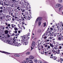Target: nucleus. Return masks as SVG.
Returning a JSON list of instances; mask_svg holds the SVG:
<instances>
[{
    "mask_svg": "<svg viewBox=\"0 0 63 63\" xmlns=\"http://www.w3.org/2000/svg\"><path fill=\"white\" fill-rule=\"evenodd\" d=\"M15 33H13L12 34V35H11V36H15Z\"/></svg>",
    "mask_w": 63,
    "mask_h": 63,
    "instance_id": "nucleus-39",
    "label": "nucleus"
},
{
    "mask_svg": "<svg viewBox=\"0 0 63 63\" xmlns=\"http://www.w3.org/2000/svg\"><path fill=\"white\" fill-rule=\"evenodd\" d=\"M29 58L30 59H34V57L32 56H30L29 57Z\"/></svg>",
    "mask_w": 63,
    "mask_h": 63,
    "instance_id": "nucleus-12",
    "label": "nucleus"
},
{
    "mask_svg": "<svg viewBox=\"0 0 63 63\" xmlns=\"http://www.w3.org/2000/svg\"><path fill=\"white\" fill-rule=\"evenodd\" d=\"M7 34L6 35V38H8L9 37H10V36L9 35V34Z\"/></svg>",
    "mask_w": 63,
    "mask_h": 63,
    "instance_id": "nucleus-16",
    "label": "nucleus"
},
{
    "mask_svg": "<svg viewBox=\"0 0 63 63\" xmlns=\"http://www.w3.org/2000/svg\"><path fill=\"white\" fill-rule=\"evenodd\" d=\"M6 29H8V27H6Z\"/></svg>",
    "mask_w": 63,
    "mask_h": 63,
    "instance_id": "nucleus-60",
    "label": "nucleus"
},
{
    "mask_svg": "<svg viewBox=\"0 0 63 63\" xmlns=\"http://www.w3.org/2000/svg\"><path fill=\"white\" fill-rule=\"evenodd\" d=\"M39 63H42L43 62H42V61H39L38 62Z\"/></svg>",
    "mask_w": 63,
    "mask_h": 63,
    "instance_id": "nucleus-37",
    "label": "nucleus"
},
{
    "mask_svg": "<svg viewBox=\"0 0 63 63\" xmlns=\"http://www.w3.org/2000/svg\"><path fill=\"white\" fill-rule=\"evenodd\" d=\"M41 29H39V30L38 31V32H39V33H41Z\"/></svg>",
    "mask_w": 63,
    "mask_h": 63,
    "instance_id": "nucleus-31",
    "label": "nucleus"
},
{
    "mask_svg": "<svg viewBox=\"0 0 63 63\" xmlns=\"http://www.w3.org/2000/svg\"><path fill=\"white\" fill-rule=\"evenodd\" d=\"M13 40H14V42H13V43H15V42H16V41H17V42H18V39H16L15 38H14L13 39Z\"/></svg>",
    "mask_w": 63,
    "mask_h": 63,
    "instance_id": "nucleus-8",
    "label": "nucleus"
},
{
    "mask_svg": "<svg viewBox=\"0 0 63 63\" xmlns=\"http://www.w3.org/2000/svg\"><path fill=\"white\" fill-rule=\"evenodd\" d=\"M22 7L23 8H27V6H25L24 5Z\"/></svg>",
    "mask_w": 63,
    "mask_h": 63,
    "instance_id": "nucleus-25",
    "label": "nucleus"
},
{
    "mask_svg": "<svg viewBox=\"0 0 63 63\" xmlns=\"http://www.w3.org/2000/svg\"><path fill=\"white\" fill-rule=\"evenodd\" d=\"M33 61H34V62H35L36 61V60H33Z\"/></svg>",
    "mask_w": 63,
    "mask_h": 63,
    "instance_id": "nucleus-64",
    "label": "nucleus"
},
{
    "mask_svg": "<svg viewBox=\"0 0 63 63\" xmlns=\"http://www.w3.org/2000/svg\"><path fill=\"white\" fill-rule=\"evenodd\" d=\"M26 40H25V39H23V40L22 39L21 40V43H25V44L26 43Z\"/></svg>",
    "mask_w": 63,
    "mask_h": 63,
    "instance_id": "nucleus-7",
    "label": "nucleus"
},
{
    "mask_svg": "<svg viewBox=\"0 0 63 63\" xmlns=\"http://www.w3.org/2000/svg\"><path fill=\"white\" fill-rule=\"evenodd\" d=\"M2 36H3L5 37V34H2Z\"/></svg>",
    "mask_w": 63,
    "mask_h": 63,
    "instance_id": "nucleus-42",
    "label": "nucleus"
},
{
    "mask_svg": "<svg viewBox=\"0 0 63 63\" xmlns=\"http://www.w3.org/2000/svg\"><path fill=\"white\" fill-rule=\"evenodd\" d=\"M5 42L7 43V44H10V45H12V43H11V41H9V40H6L5 41Z\"/></svg>",
    "mask_w": 63,
    "mask_h": 63,
    "instance_id": "nucleus-4",
    "label": "nucleus"
},
{
    "mask_svg": "<svg viewBox=\"0 0 63 63\" xmlns=\"http://www.w3.org/2000/svg\"><path fill=\"white\" fill-rule=\"evenodd\" d=\"M38 21V25L39 26H40L41 25V23H42V17H39L35 21V24H36L37 23Z\"/></svg>",
    "mask_w": 63,
    "mask_h": 63,
    "instance_id": "nucleus-1",
    "label": "nucleus"
},
{
    "mask_svg": "<svg viewBox=\"0 0 63 63\" xmlns=\"http://www.w3.org/2000/svg\"><path fill=\"white\" fill-rule=\"evenodd\" d=\"M19 0H12V1L14 3H16V2L17 3V2H19Z\"/></svg>",
    "mask_w": 63,
    "mask_h": 63,
    "instance_id": "nucleus-6",
    "label": "nucleus"
},
{
    "mask_svg": "<svg viewBox=\"0 0 63 63\" xmlns=\"http://www.w3.org/2000/svg\"><path fill=\"white\" fill-rule=\"evenodd\" d=\"M54 48H55V49H57V47H56L55 46L54 48L53 49H54Z\"/></svg>",
    "mask_w": 63,
    "mask_h": 63,
    "instance_id": "nucleus-48",
    "label": "nucleus"
},
{
    "mask_svg": "<svg viewBox=\"0 0 63 63\" xmlns=\"http://www.w3.org/2000/svg\"><path fill=\"white\" fill-rule=\"evenodd\" d=\"M63 6L62 5H61V7L59 8V11H60V10L61 9V8H63Z\"/></svg>",
    "mask_w": 63,
    "mask_h": 63,
    "instance_id": "nucleus-21",
    "label": "nucleus"
},
{
    "mask_svg": "<svg viewBox=\"0 0 63 63\" xmlns=\"http://www.w3.org/2000/svg\"><path fill=\"white\" fill-rule=\"evenodd\" d=\"M27 38H28V39H29V38H30V37H29L28 36H27Z\"/></svg>",
    "mask_w": 63,
    "mask_h": 63,
    "instance_id": "nucleus-61",
    "label": "nucleus"
},
{
    "mask_svg": "<svg viewBox=\"0 0 63 63\" xmlns=\"http://www.w3.org/2000/svg\"><path fill=\"white\" fill-rule=\"evenodd\" d=\"M18 33H20V31H18Z\"/></svg>",
    "mask_w": 63,
    "mask_h": 63,
    "instance_id": "nucleus-58",
    "label": "nucleus"
},
{
    "mask_svg": "<svg viewBox=\"0 0 63 63\" xmlns=\"http://www.w3.org/2000/svg\"><path fill=\"white\" fill-rule=\"evenodd\" d=\"M44 63H47V62H46V61H45L44 62Z\"/></svg>",
    "mask_w": 63,
    "mask_h": 63,
    "instance_id": "nucleus-52",
    "label": "nucleus"
},
{
    "mask_svg": "<svg viewBox=\"0 0 63 63\" xmlns=\"http://www.w3.org/2000/svg\"><path fill=\"white\" fill-rule=\"evenodd\" d=\"M4 32L5 34H8V33H9V31L8 30H5Z\"/></svg>",
    "mask_w": 63,
    "mask_h": 63,
    "instance_id": "nucleus-10",
    "label": "nucleus"
},
{
    "mask_svg": "<svg viewBox=\"0 0 63 63\" xmlns=\"http://www.w3.org/2000/svg\"><path fill=\"white\" fill-rule=\"evenodd\" d=\"M50 30H51V31H52V30H53V29L52 28H50Z\"/></svg>",
    "mask_w": 63,
    "mask_h": 63,
    "instance_id": "nucleus-40",
    "label": "nucleus"
},
{
    "mask_svg": "<svg viewBox=\"0 0 63 63\" xmlns=\"http://www.w3.org/2000/svg\"><path fill=\"white\" fill-rule=\"evenodd\" d=\"M26 60L30 63H33V61L31 59L29 58H27L26 59Z\"/></svg>",
    "mask_w": 63,
    "mask_h": 63,
    "instance_id": "nucleus-3",
    "label": "nucleus"
},
{
    "mask_svg": "<svg viewBox=\"0 0 63 63\" xmlns=\"http://www.w3.org/2000/svg\"><path fill=\"white\" fill-rule=\"evenodd\" d=\"M44 26H43V27H45L46 25V22H45L44 23Z\"/></svg>",
    "mask_w": 63,
    "mask_h": 63,
    "instance_id": "nucleus-22",
    "label": "nucleus"
},
{
    "mask_svg": "<svg viewBox=\"0 0 63 63\" xmlns=\"http://www.w3.org/2000/svg\"><path fill=\"white\" fill-rule=\"evenodd\" d=\"M62 46H63V43H62L61 44Z\"/></svg>",
    "mask_w": 63,
    "mask_h": 63,
    "instance_id": "nucleus-51",
    "label": "nucleus"
},
{
    "mask_svg": "<svg viewBox=\"0 0 63 63\" xmlns=\"http://www.w3.org/2000/svg\"><path fill=\"white\" fill-rule=\"evenodd\" d=\"M30 54V53L28 52L26 53V54L27 55H28L29 54Z\"/></svg>",
    "mask_w": 63,
    "mask_h": 63,
    "instance_id": "nucleus-30",
    "label": "nucleus"
},
{
    "mask_svg": "<svg viewBox=\"0 0 63 63\" xmlns=\"http://www.w3.org/2000/svg\"><path fill=\"white\" fill-rule=\"evenodd\" d=\"M11 15L12 16H13V17H15L14 16H13V13H12L11 14Z\"/></svg>",
    "mask_w": 63,
    "mask_h": 63,
    "instance_id": "nucleus-41",
    "label": "nucleus"
},
{
    "mask_svg": "<svg viewBox=\"0 0 63 63\" xmlns=\"http://www.w3.org/2000/svg\"><path fill=\"white\" fill-rule=\"evenodd\" d=\"M61 6V5H60V4H57L55 5V8H58L59 7H60V6Z\"/></svg>",
    "mask_w": 63,
    "mask_h": 63,
    "instance_id": "nucleus-5",
    "label": "nucleus"
},
{
    "mask_svg": "<svg viewBox=\"0 0 63 63\" xmlns=\"http://www.w3.org/2000/svg\"><path fill=\"white\" fill-rule=\"evenodd\" d=\"M40 46V45L39 44H38V45H37V47H38V49H39V46Z\"/></svg>",
    "mask_w": 63,
    "mask_h": 63,
    "instance_id": "nucleus-38",
    "label": "nucleus"
},
{
    "mask_svg": "<svg viewBox=\"0 0 63 63\" xmlns=\"http://www.w3.org/2000/svg\"><path fill=\"white\" fill-rule=\"evenodd\" d=\"M55 42L54 41H53V44H55Z\"/></svg>",
    "mask_w": 63,
    "mask_h": 63,
    "instance_id": "nucleus-59",
    "label": "nucleus"
},
{
    "mask_svg": "<svg viewBox=\"0 0 63 63\" xmlns=\"http://www.w3.org/2000/svg\"><path fill=\"white\" fill-rule=\"evenodd\" d=\"M41 48H39V49H38L39 50H40V49H41L42 48H43V46H42L41 47Z\"/></svg>",
    "mask_w": 63,
    "mask_h": 63,
    "instance_id": "nucleus-23",
    "label": "nucleus"
},
{
    "mask_svg": "<svg viewBox=\"0 0 63 63\" xmlns=\"http://www.w3.org/2000/svg\"><path fill=\"white\" fill-rule=\"evenodd\" d=\"M59 48L60 49H61V48H62V47L61 46H60L59 47Z\"/></svg>",
    "mask_w": 63,
    "mask_h": 63,
    "instance_id": "nucleus-43",
    "label": "nucleus"
},
{
    "mask_svg": "<svg viewBox=\"0 0 63 63\" xmlns=\"http://www.w3.org/2000/svg\"><path fill=\"white\" fill-rule=\"evenodd\" d=\"M15 45H16V46L17 47H19L20 46H21V44H20V43H18L17 42H16V43H15Z\"/></svg>",
    "mask_w": 63,
    "mask_h": 63,
    "instance_id": "nucleus-9",
    "label": "nucleus"
},
{
    "mask_svg": "<svg viewBox=\"0 0 63 63\" xmlns=\"http://www.w3.org/2000/svg\"><path fill=\"white\" fill-rule=\"evenodd\" d=\"M15 28H14V29L15 31H16V30H17L18 29H17V28H16V27H15Z\"/></svg>",
    "mask_w": 63,
    "mask_h": 63,
    "instance_id": "nucleus-26",
    "label": "nucleus"
},
{
    "mask_svg": "<svg viewBox=\"0 0 63 63\" xmlns=\"http://www.w3.org/2000/svg\"><path fill=\"white\" fill-rule=\"evenodd\" d=\"M1 52H2V53H6L7 54H10V53H8V52H6L4 51L3 52L1 51Z\"/></svg>",
    "mask_w": 63,
    "mask_h": 63,
    "instance_id": "nucleus-15",
    "label": "nucleus"
},
{
    "mask_svg": "<svg viewBox=\"0 0 63 63\" xmlns=\"http://www.w3.org/2000/svg\"><path fill=\"white\" fill-rule=\"evenodd\" d=\"M4 5H6V6H8V5H9V4H7L6 3V2H4Z\"/></svg>",
    "mask_w": 63,
    "mask_h": 63,
    "instance_id": "nucleus-24",
    "label": "nucleus"
},
{
    "mask_svg": "<svg viewBox=\"0 0 63 63\" xmlns=\"http://www.w3.org/2000/svg\"><path fill=\"white\" fill-rule=\"evenodd\" d=\"M50 34H51V36H53V34H52L50 32L49 33V35L50 36H51V35H50Z\"/></svg>",
    "mask_w": 63,
    "mask_h": 63,
    "instance_id": "nucleus-33",
    "label": "nucleus"
},
{
    "mask_svg": "<svg viewBox=\"0 0 63 63\" xmlns=\"http://www.w3.org/2000/svg\"><path fill=\"white\" fill-rule=\"evenodd\" d=\"M59 2L60 3H62V0H59Z\"/></svg>",
    "mask_w": 63,
    "mask_h": 63,
    "instance_id": "nucleus-20",
    "label": "nucleus"
},
{
    "mask_svg": "<svg viewBox=\"0 0 63 63\" xmlns=\"http://www.w3.org/2000/svg\"><path fill=\"white\" fill-rule=\"evenodd\" d=\"M50 57L51 58H53V57H51V56H50Z\"/></svg>",
    "mask_w": 63,
    "mask_h": 63,
    "instance_id": "nucleus-54",
    "label": "nucleus"
},
{
    "mask_svg": "<svg viewBox=\"0 0 63 63\" xmlns=\"http://www.w3.org/2000/svg\"><path fill=\"white\" fill-rule=\"evenodd\" d=\"M21 38L22 39H25V36H21Z\"/></svg>",
    "mask_w": 63,
    "mask_h": 63,
    "instance_id": "nucleus-18",
    "label": "nucleus"
},
{
    "mask_svg": "<svg viewBox=\"0 0 63 63\" xmlns=\"http://www.w3.org/2000/svg\"><path fill=\"white\" fill-rule=\"evenodd\" d=\"M14 56H15L17 57V55H14Z\"/></svg>",
    "mask_w": 63,
    "mask_h": 63,
    "instance_id": "nucleus-62",
    "label": "nucleus"
},
{
    "mask_svg": "<svg viewBox=\"0 0 63 63\" xmlns=\"http://www.w3.org/2000/svg\"><path fill=\"white\" fill-rule=\"evenodd\" d=\"M21 11L22 12V13H24L25 11L24 9H21Z\"/></svg>",
    "mask_w": 63,
    "mask_h": 63,
    "instance_id": "nucleus-29",
    "label": "nucleus"
},
{
    "mask_svg": "<svg viewBox=\"0 0 63 63\" xmlns=\"http://www.w3.org/2000/svg\"><path fill=\"white\" fill-rule=\"evenodd\" d=\"M3 7H1V6H0V10H2L3 9Z\"/></svg>",
    "mask_w": 63,
    "mask_h": 63,
    "instance_id": "nucleus-34",
    "label": "nucleus"
},
{
    "mask_svg": "<svg viewBox=\"0 0 63 63\" xmlns=\"http://www.w3.org/2000/svg\"><path fill=\"white\" fill-rule=\"evenodd\" d=\"M19 56H20L19 55H17V57H19Z\"/></svg>",
    "mask_w": 63,
    "mask_h": 63,
    "instance_id": "nucleus-55",
    "label": "nucleus"
},
{
    "mask_svg": "<svg viewBox=\"0 0 63 63\" xmlns=\"http://www.w3.org/2000/svg\"><path fill=\"white\" fill-rule=\"evenodd\" d=\"M47 45H45V47H47Z\"/></svg>",
    "mask_w": 63,
    "mask_h": 63,
    "instance_id": "nucleus-44",
    "label": "nucleus"
},
{
    "mask_svg": "<svg viewBox=\"0 0 63 63\" xmlns=\"http://www.w3.org/2000/svg\"><path fill=\"white\" fill-rule=\"evenodd\" d=\"M61 54L62 56H63V53H61Z\"/></svg>",
    "mask_w": 63,
    "mask_h": 63,
    "instance_id": "nucleus-45",
    "label": "nucleus"
},
{
    "mask_svg": "<svg viewBox=\"0 0 63 63\" xmlns=\"http://www.w3.org/2000/svg\"><path fill=\"white\" fill-rule=\"evenodd\" d=\"M7 26L8 27H10V24H8L7 25Z\"/></svg>",
    "mask_w": 63,
    "mask_h": 63,
    "instance_id": "nucleus-49",
    "label": "nucleus"
},
{
    "mask_svg": "<svg viewBox=\"0 0 63 63\" xmlns=\"http://www.w3.org/2000/svg\"><path fill=\"white\" fill-rule=\"evenodd\" d=\"M4 2L3 1H0V5H2V6H4Z\"/></svg>",
    "mask_w": 63,
    "mask_h": 63,
    "instance_id": "nucleus-11",
    "label": "nucleus"
},
{
    "mask_svg": "<svg viewBox=\"0 0 63 63\" xmlns=\"http://www.w3.org/2000/svg\"><path fill=\"white\" fill-rule=\"evenodd\" d=\"M3 13H4V14H5V13H7V9L5 10V9H3Z\"/></svg>",
    "mask_w": 63,
    "mask_h": 63,
    "instance_id": "nucleus-14",
    "label": "nucleus"
},
{
    "mask_svg": "<svg viewBox=\"0 0 63 63\" xmlns=\"http://www.w3.org/2000/svg\"><path fill=\"white\" fill-rule=\"evenodd\" d=\"M60 51V50H58V52L57 51L56 53L57 54H59V53H60V52H59Z\"/></svg>",
    "mask_w": 63,
    "mask_h": 63,
    "instance_id": "nucleus-27",
    "label": "nucleus"
},
{
    "mask_svg": "<svg viewBox=\"0 0 63 63\" xmlns=\"http://www.w3.org/2000/svg\"><path fill=\"white\" fill-rule=\"evenodd\" d=\"M30 36V35H29V34H28L27 35V36Z\"/></svg>",
    "mask_w": 63,
    "mask_h": 63,
    "instance_id": "nucleus-63",
    "label": "nucleus"
},
{
    "mask_svg": "<svg viewBox=\"0 0 63 63\" xmlns=\"http://www.w3.org/2000/svg\"><path fill=\"white\" fill-rule=\"evenodd\" d=\"M50 48V46H48V48Z\"/></svg>",
    "mask_w": 63,
    "mask_h": 63,
    "instance_id": "nucleus-53",
    "label": "nucleus"
},
{
    "mask_svg": "<svg viewBox=\"0 0 63 63\" xmlns=\"http://www.w3.org/2000/svg\"><path fill=\"white\" fill-rule=\"evenodd\" d=\"M44 39H47V36H45V37H44Z\"/></svg>",
    "mask_w": 63,
    "mask_h": 63,
    "instance_id": "nucleus-46",
    "label": "nucleus"
},
{
    "mask_svg": "<svg viewBox=\"0 0 63 63\" xmlns=\"http://www.w3.org/2000/svg\"><path fill=\"white\" fill-rule=\"evenodd\" d=\"M53 59H54V60H56L57 59V57H56V56L53 57Z\"/></svg>",
    "mask_w": 63,
    "mask_h": 63,
    "instance_id": "nucleus-17",
    "label": "nucleus"
},
{
    "mask_svg": "<svg viewBox=\"0 0 63 63\" xmlns=\"http://www.w3.org/2000/svg\"><path fill=\"white\" fill-rule=\"evenodd\" d=\"M58 40H59L60 41L61 40H63V37H59L58 38Z\"/></svg>",
    "mask_w": 63,
    "mask_h": 63,
    "instance_id": "nucleus-13",
    "label": "nucleus"
},
{
    "mask_svg": "<svg viewBox=\"0 0 63 63\" xmlns=\"http://www.w3.org/2000/svg\"><path fill=\"white\" fill-rule=\"evenodd\" d=\"M49 40L48 39L47 40V41H46L45 42H48Z\"/></svg>",
    "mask_w": 63,
    "mask_h": 63,
    "instance_id": "nucleus-50",
    "label": "nucleus"
},
{
    "mask_svg": "<svg viewBox=\"0 0 63 63\" xmlns=\"http://www.w3.org/2000/svg\"><path fill=\"white\" fill-rule=\"evenodd\" d=\"M49 39H50V40H51V39H52V38H51V37H50L49 38Z\"/></svg>",
    "mask_w": 63,
    "mask_h": 63,
    "instance_id": "nucleus-56",
    "label": "nucleus"
},
{
    "mask_svg": "<svg viewBox=\"0 0 63 63\" xmlns=\"http://www.w3.org/2000/svg\"><path fill=\"white\" fill-rule=\"evenodd\" d=\"M14 33H16V34H17V31H14Z\"/></svg>",
    "mask_w": 63,
    "mask_h": 63,
    "instance_id": "nucleus-36",
    "label": "nucleus"
},
{
    "mask_svg": "<svg viewBox=\"0 0 63 63\" xmlns=\"http://www.w3.org/2000/svg\"><path fill=\"white\" fill-rule=\"evenodd\" d=\"M22 63H28L27 61H25L22 62Z\"/></svg>",
    "mask_w": 63,
    "mask_h": 63,
    "instance_id": "nucleus-19",
    "label": "nucleus"
},
{
    "mask_svg": "<svg viewBox=\"0 0 63 63\" xmlns=\"http://www.w3.org/2000/svg\"><path fill=\"white\" fill-rule=\"evenodd\" d=\"M3 11L2 10H0V13H1L3 12Z\"/></svg>",
    "mask_w": 63,
    "mask_h": 63,
    "instance_id": "nucleus-35",
    "label": "nucleus"
},
{
    "mask_svg": "<svg viewBox=\"0 0 63 63\" xmlns=\"http://www.w3.org/2000/svg\"><path fill=\"white\" fill-rule=\"evenodd\" d=\"M12 21H14L15 20V19L14 18H12Z\"/></svg>",
    "mask_w": 63,
    "mask_h": 63,
    "instance_id": "nucleus-47",
    "label": "nucleus"
},
{
    "mask_svg": "<svg viewBox=\"0 0 63 63\" xmlns=\"http://www.w3.org/2000/svg\"><path fill=\"white\" fill-rule=\"evenodd\" d=\"M36 43L35 41H33L32 42V45L31 47V50H32L33 49V47H34L35 46V45Z\"/></svg>",
    "mask_w": 63,
    "mask_h": 63,
    "instance_id": "nucleus-2",
    "label": "nucleus"
},
{
    "mask_svg": "<svg viewBox=\"0 0 63 63\" xmlns=\"http://www.w3.org/2000/svg\"><path fill=\"white\" fill-rule=\"evenodd\" d=\"M50 47H54V46L52 44H51L50 45Z\"/></svg>",
    "mask_w": 63,
    "mask_h": 63,
    "instance_id": "nucleus-32",
    "label": "nucleus"
},
{
    "mask_svg": "<svg viewBox=\"0 0 63 63\" xmlns=\"http://www.w3.org/2000/svg\"><path fill=\"white\" fill-rule=\"evenodd\" d=\"M17 9L19 11H20V7H19V6H18L17 7Z\"/></svg>",
    "mask_w": 63,
    "mask_h": 63,
    "instance_id": "nucleus-28",
    "label": "nucleus"
},
{
    "mask_svg": "<svg viewBox=\"0 0 63 63\" xmlns=\"http://www.w3.org/2000/svg\"><path fill=\"white\" fill-rule=\"evenodd\" d=\"M36 63H37V62H38V61L37 60H35V62Z\"/></svg>",
    "mask_w": 63,
    "mask_h": 63,
    "instance_id": "nucleus-57",
    "label": "nucleus"
}]
</instances>
